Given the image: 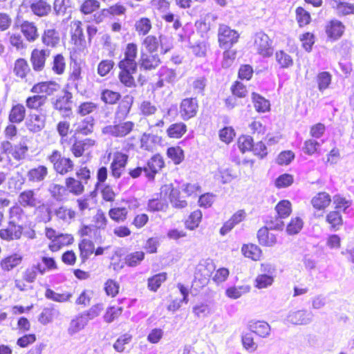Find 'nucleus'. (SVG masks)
I'll return each instance as SVG.
<instances>
[{"mask_svg": "<svg viewBox=\"0 0 354 354\" xmlns=\"http://www.w3.org/2000/svg\"><path fill=\"white\" fill-rule=\"evenodd\" d=\"M138 55V46L134 43L127 44L124 57L118 64L119 68L118 80L120 84L127 88H135L136 82L133 75L138 71V62L136 61Z\"/></svg>", "mask_w": 354, "mask_h": 354, "instance_id": "obj_1", "label": "nucleus"}, {"mask_svg": "<svg viewBox=\"0 0 354 354\" xmlns=\"http://www.w3.org/2000/svg\"><path fill=\"white\" fill-rule=\"evenodd\" d=\"M49 161L53 165L55 171L64 175L73 169V162L68 158L63 156L60 151L54 150L48 156Z\"/></svg>", "mask_w": 354, "mask_h": 354, "instance_id": "obj_2", "label": "nucleus"}, {"mask_svg": "<svg viewBox=\"0 0 354 354\" xmlns=\"http://www.w3.org/2000/svg\"><path fill=\"white\" fill-rule=\"evenodd\" d=\"M254 46L257 53L263 57H270L273 55L272 41L263 32L255 34Z\"/></svg>", "mask_w": 354, "mask_h": 354, "instance_id": "obj_3", "label": "nucleus"}, {"mask_svg": "<svg viewBox=\"0 0 354 354\" xmlns=\"http://www.w3.org/2000/svg\"><path fill=\"white\" fill-rule=\"evenodd\" d=\"M239 34L234 30L231 29L228 26L221 24L218 30V39L220 46L223 49L230 48L234 44L237 43Z\"/></svg>", "mask_w": 354, "mask_h": 354, "instance_id": "obj_4", "label": "nucleus"}, {"mask_svg": "<svg viewBox=\"0 0 354 354\" xmlns=\"http://www.w3.org/2000/svg\"><path fill=\"white\" fill-rule=\"evenodd\" d=\"M134 127V122L127 121L112 125H107L102 129V133L105 135L115 138H123L129 134Z\"/></svg>", "mask_w": 354, "mask_h": 354, "instance_id": "obj_5", "label": "nucleus"}, {"mask_svg": "<svg viewBox=\"0 0 354 354\" xmlns=\"http://www.w3.org/2000/svg\"><path fill=\"white\" fill-rule=\"evenodd\" d=\"M313 314L307 310H290L286 321L294 325H307L312 322Z\"/></svg>", "mask_w": 354, "mask_h": 354, "instance_id": "obj_6", "label": "nucleus"}, {"mask_svg": "<svg viewBox=\"0 0 354 354\" xmlns=\"http://www.w3.org/2000/svg\"><path fill=\"white\" fill-rule=\"evenodd\" d=\"M198 109L196 97H187L183 99L180 104V113L184 120H188L195 117Z\"/></svg>", "mask_w": 354, "mask_h": 354, "instance_id": "obj_7", "label": "nucleus"}, {"mask_svg": "<svg viewBox=\"0 0 354 354\" xmlns=\"http://www.w3.org/2000/svg\"><path fill=\"white\" fill-rule=\"evenodd\" d=\"M128 156L120 151L114 153L113 161L111 163L110 169L112 176L115 178L121 177L122 174L128 162Z\"/></svg>", "mask_w": 354, "mask_h": 354, "instance_id": "obj_8", "label": "nucleus"}, {"mask_svg": "<svg viewBox=\"0 0 354 354\" xmlns=\"http://www.w3.org/2000/svg\"><path fill=\"white\" fill-rule=\"evenodd\" d=\"M156 75L158 77V80L155 84L156 88H162L165 84H173L176 82L177 78V73L175 69L169 68L166 66H161Z\"/></svg>", "mask_w": 354, "mask_h": 354, "instance_id": "obj_9", "label": "nucleus"}, {"mask_svg": "<svg viewBox=\"0 0 354 354\" xmlns=\"http://www.w3.org/2000/svg\"><path fill=\"white\" fill-rule=\"evenodd\" d=\"M161 64V60L158 54L147 53L142 52L138 63L140 68L144 71H152L156 69Z\"/></svg>", "mask_w": 354, "mask_h": 354, "instance_id": "obj_10", "label": "nucleus"}, {"mask_svg": "<svg viewBox=\"0 0 354 354\" xmlns=\"http://www.w3.org/2000/svg\"><path fill=\"white\" fill-rule=\"evenodd\" d=\"M165 162L160 154L153 156L145 166V176L149 180H153L156 174L164 167Z\"/></svg>", "mask_w": 354, "mask_h": 354, "instance_id": "obj_11", "label": "nucleus"}, {"mask_svg": "<svg viewBox=\"0 0 354 354\" xmlns=\"http://www.w3.org/2000/svg\"><path fill=\"white\" fill-rule=\"evenodd\" d=\"M72 97L71 93L65 91L63 95L59 96L56 99L52 98L51 102L53 108L68 115L71 111Z\"/></svg>", "mask_w": 354, "mask_h": 354, "instance_id": "obj_12", "label": "nucleus"}, {"mask_svg": "<svg viewBox=\"0 0 354 354\" xmlns=\"http://www.w3.org/2000/svg\"><path fill=\"white\" fill-rule=\"evenodd\" d=\"M23 230L22 224H12L8 222L6 228L0 230V237L8 241L18 240L22 235Z\"/></svg>", "mask_w": 354, "mask_h": 354, "instance_id": "obj_13", "label": "nucleus"}, {"mask_svg": "<svg viewBox=\"0 0 354 354\" xmlns=\"http://www.w3.org/2000/svg\"><path fill=\"white\" fill-rule=\"evenodd\" d=\"M50 56L49 50L34 49L32 51L30 62L35 71H41L45 66L46 59Z\"/></svg>", "mask_w": 354, "mask_h": 354, "instance_id": "obj_14", "label": "nucleus"}, {"mask_svg": "<svg viewBox=\"0 0 354 354\" xmlns=\"http://www.w3.org/2000/svg\"><path fill=\"white\" fill-rule=\"evenodd\" d=\"M18 202L24 207H37L40 203V199L32 189H27L21 192L18 196Z\"/></svg>", "mask_w": 354, "mask_h": 354, "instance_id": "obj_15", "label": "nucleus"}, {"mask_svg": "<svg viewBox=\"0 0 354 354\" xmlns=\"http://www.w3.org/2000/svg\"><path fill=\"white\" fill-rule=\"evenodd\" d=\"M29 8L36 16L43 17L51 12V6L46 0H28Z\"/></svg>", "mask_w": 354, "mask_h": 354, "instance_id": "obj_16", "label": "nucleus"}, {"mask_svg": "<svg viewBox=\"0 0 354 354\" xmlns=\"http://www.w3.org/2000/svg\"><path fill=\"white\" fill-rule=\"evenodd\" d=\"M60 85L54 81L42 82L35 84L30 91L34 93H46L45 95H53L59 91Z\"/></svg>", "mask_w": 354, "mask_h": 354, "instance_id": "obj_17", "label": "nucleus"}, {"mask_svg": "<svg viewBox=\"0 0 354 354\" xmlns=\"http://www.w3.org/2000/svg\"><path fill=\"white\" fill-rule=\"evenodd\" d=\"M345 30V26L339 20H331L326 26V32L328 37L332 41H335L339 39Z\"/></svg>", "mask_w": 354, "mask_h": 354, "instance_id": "obj_18", "label": "nucleus"}, {"mask_svg": "<svg viewBox=\"0 0 354 354\" xmlns=\"http://www.w3.org/2000/svg\"><path fill=\"white\" fill-rule=\"evenodd\" d=\"M45 115L31 113L28 115L26 125L30 131L36 133L40 131L45 126Z\"/></svg>", "mask_w": 354, "mask_h": 354, "instance_id": "obj_19", "label": "nucleus"}, {"mask_svg": "<svg viewBox=\"0 0 354 354\" xmlns=\"http://www.w3.org/2000/svg\"><path fill=\"white\" fill-rule=\"evenodd\" d=\"M133 102V97L126 95L117 108V110L115 113V118L118 120H122L125 119L131 110Z\"/></svg>", "mask_w": 354, "mask_h": 354, "instance_id": "obj_20", "label": "nucleus"}, {"mask_svg": "<svg viewBox=\"0 0 354 354\" xmlns=\"http://www.w3.org/2000/svg\"><path fill=\"white\" fill-rule=\"evenodd\" d=\"M38 273L41 275L46 273L45 266H43L42 263L39 262L26 268L23 273V279L28 283H33Z\"/></svg>", "mask_w": 354, "mask_h": 354, "instance_id": "obj_21", "label": "nucleus"}, {"mask_svg": "<svg viewBox=\"0 0 354 354\" xmlns=\"http://www.w3.org/2000/svg\"><path fill=\"white\" fill-rule=\"evenodd\" d=\"M310 203L315 209L322 210L330 205L331 197L327 192H321L312 198Z\"/></svg>", "mask_w": 354, "mask_h": 354, "instance_id": "obj_22", "label": "nucleus"}, {"mask_svg": "<svg viewBox=\"0 0 354 354\" xmlns=\"http://www.w3.org/2000/svg\"><path fill=\"white\" fill-rule=\"evenodd\" d=\"M95 145V140L91 138H86L82 140H76L71 147V151L76 157H80L84 151Z\"/></svg>", "mask_w": 354, "mask_h": 354, "instance_id": "obj_23", "label": "nucleus"}, {"mask_svg": "<svg viewBox=\"0 0 354 354\" xmlns=\"http://www.w3.org/2000/svg\"><path fill=\"white\" fill-rule=\"evenodd\" d=\"M88 319L85 317L82 313L76 316L74 319H73L71 322L69 327L68 328V333L69 335H73L81 330L84 329V327L88 323Z\"/></svg>", "mask_w": 354, "mask_h": 354, "instance_id": "obj_24", "label": "nucleus"}, {"mask_svg": "<svg viewBox=\"0 0 354 354\" xmlns=\"http://www.w3.org/2000/svg\"><path fill=\"white\" fill-rule=\"evenodd\" d=\"M78 247L82 263H85L95 251L94 243L91 240L83 239L79 243Z\"/></svg>", "mask_w": 354, "mask_h": 354, "instance_id": "obj_25", "label": "nucleus"}, {"mask_svg": "<svg viewBox=\"0 0 354 354\" xmlns=\"http://www.w3.org/2000/svg\"><path fill=\"white\" fill-rule=\"evenodd\" d=\"M48 175V169L44 165H39L37 167L30 169L27 173L28 181L32 183H39L43 181Z\"/></svg>", "mask_w": 354, "mask_h": 354, "instance_id": "obj_26", "label": "nucleus"}, {"mask_svg": "<svg viewBox=\"0 0 354 354\" xmlns=\"http://www.w3.org/2000/svg\"><path fill=\"white\" fill-rule=\"evenodd\" d=\"M259 243L263 246L271 247L277 243V238L274 234L268 232V227H261L257 232Z\"/></svg>", "mask_w": 354, "mask_h": 354, "instance_id": "obj_27", "label": "nucleus"}, {"mask_svg": "<svg viewBox=\"0 0 354 354\" xmlns=\"http://www.w3.org/2000/svg\"><path fill=\"white\" fill-rule=\"evenodd\" d=\"M75 131L84 136L91 134L93 131L94 118L92 116H88L76 124Z\"/></svg>", "mask_w": 354, "mask_h": 354, "instance_id": "obj_28", "label": "nucleus"}, {"mask_svg": "<svg viewBox=\"0 0 354 354\" xmlns=\"http://www.w3.org/2000/svg\"><path fill=\"white\" fill-rule=\"evenodd\" d=\"M46 95H34L26 98V106L29 109L39 111H41V107L46 104Z\"/></svg>", "mask_w": 354, "mask_h": 354, "instance_id": "obj_29", "label": "nucleus"}, {"mask_svg": "<svg viewBox=\"0 0 354 354\" xmlns=\"http://www.w3.org/2000/svg\"><path fill=\"white\" fill-rule=\"evenodd\" d=\"M25 115V106L21 104H17L12 106L9 114V120L13 124H19L24 120Z\"/></svg>", "mask_w": 354, "mask_h": 354, "instance_id": "obj_30", "label": "nucleus"}, {"mask_svg": "<svg viewBox=\"0 0 354 354\" xmlns=\"http://www.w3.org/2000/svg\"><path fill=\"white\" fill-rule=\"evenodd\" d=\"M252 102L255 110L259 113H266L270 111V102L258 93H252Z\"/></svg>", "mask_w": 354, "mask_h": 354, "instance_id": "obj_31", "label": "nucleus"}, {"mask_svg": "<svg viewBox=\"0 0 354 354\" xmlns=\"http://www.w3.org/2000/svg\"><path fill=\"white\" fill-rule=\"evenodd\" d=\"M250 328L252 333H255L261 337H268L270 333V327L269 324L265 322L258 321L251 324Z\"/></svg>", "mask_w": 354, "mask_h": 354, "instance_id": "obj_32", "label": "nucleus"}, {"mask_svg": "<svg viewBox=\"0 0 354 354\" xmlns=\"http://www.w3.org/2000/svg\"><path fill=\"white\" fill-rule=\"evenodd\" d=\"M22 257L19 254H13L3 259L1 261V266L4 270H11L21 263Z\"/></svg>", "mask_w": 354, "mask_h": 354, "instance_id": "obj_33", "label": "nucleus"}, {"mask_svg": "<svg viewBox=\"0 0 354 354\" xmlns=\"http://www.w3.org/2000/svg\"><path fill=\"white\" fill-rule=\"evenodd\" d=\"M129 210L127 207H116L109 211V217L117 223L124 222L127 218Z\"/></svg>", "mask_w": 354, "mask_h": 354, "instance_id": "obj_34", "label": "nucleus"}, {"mask_svg": "<svg viewBox=\"0 0 354 354\" xmlns=\"http://www.w3.org/2000/svg\"><path fill=\"white\" fill-rule=\"evenodd\" d=\"M30 71L29 65L26 59L19 58L15 61L13 72L16 76L24 79Z\"/></svg>", "mask_w": 354, "mask_h": 354, "instance_id": "obj_35", "label": "nucleus"}, {"mask_svg": "<svg viewBox=\"0 0 354 354\" xmlns=\"http://www.w3.org/2000/svg\"><path fill=\"white\" fill-rule=\"evenodd\" d=\"M25 218L24 211L19 205H14L9 210V222L12 224H21Z\"/></svg>", "mask_w": 354, "mask_h": 354, "instance_id": "obj_36", "label": "nucleus"}, {"mask_svg": "<svg viewBox=\"0 0 354 354\" xmlns=\"http://www.w3.org/2000/svg\"><path fill=\"white\" fill-rule=\"evenodd\" d=\"M42 41L46 46L55 47L59 41V33L54 29L46 30L42 36Z\"/></svg>", "mask_w": 354, "mask_h": 354, "instance_id": "obj_37", "label": "nucleus"}, {"mask_svg": "<svg viewBox=\"0 0 354 354\" xmlns=\"http://www.w3.org/2000/svg\"><path fill=\"white\" fill-rule=\"evenodd\" d=\"M275 59L281 68H288L293 65L292 57L282 50L275 53Z\"/></svg>", "mask_w": 354, "mask_h": 354, "instance_id": "obj_38", "label": "nucleus"}, {"mask_svg": "<svg viewBox=\"0 0 354 354\" xmlns=\"http://www.w3.org/2000/svg\"><path fill=\"white\" fill-rule=\"evenodd\" d=\"M21 32L29 41H34L38 37L37 28L33 23L24 21L21 26Z\"/></svg>", "mask_w": 354, "mask_h": 354, "instance_id": "obj_39", "label": "nucleus"}, {"mask_svg": "<svg viewBox=\"0 0 354 354\" xmlns=\"http://www.w3.org/2000/svg\"><path fill=\"white\" fill-rule=\"evenodd\" d=\"M169 200L172 206L175 208L183 209L187 205V201L180 196V191L178 189H171Z\"/></svg>", "mask_w": 354, "mask_h": 354, "instance_id": "obj_40", "label": "nucleus"}, {"mask_svg": "<svg viewBox=\"0 0 354 354\" xmlns=\"http://www.w3.org/2000/svg\"><path fill=\"white\" fill-rule=\"evenodd\" d=\"M135 29L139 35H147L151 29V22L149 18L142 17L135 23Z\"/></svg>", "mask_w": 354, "mask_h": 354, "instance_id": "obj_41", "label": "nucleus"}, {"mask_svg": "<svg viewBox=\"0 0 354 354\" xmlns=\"http://www.w3.org/2000/svg\"><path fill=\"white\" fill-rule=\"evenodd\" d=\"M73 294L69 292L57 293L50 288H47L45 292V297L50 300L57 302H65L70 300Z\"/></svg>", "mask_w": 354, "mask_h": 354, "instance_id": "obj_42", "label": "nucleus"}, {"mask_svg": "<svg viewBox=\"0 0 354 354\" xmlns=\"http://www.w3.org/2000/svg\"><path fill=\"white\" fill-rule=\"evenodd\" d=\"M326 221L334 230H338L343 223L342 216L337 210L330 212L326 216Z\"/></svg>", "mask_w": 354, "mask_h": 354, "instance_id": "obj_43", "label": "nucleus"}, {"mask_svg": "<svg viewBox=\"0 0 354 354\" xmlns=\"http://www.w3.org/2000/svg\"><path fill=\"white\" fill-rule=\"evenodd\" d=\"M192 80L191 85L194 93L203 95L207 83V77L203 75L192 78Z\"/></svg>", "mask_w": 354, "mask_h": 354, "instance_id": "obj_44", "label": "nucleus"}, {"mask_svg": "<svg viewBox=\"0 0 354 354\" xmlns=\"http://www.w3.org/2000/svg\"><path fill=\"white\" fill-rule=\"evenodd\" d=\"M36 208L39 222L48 223L51 220L52 212L48 205L44 203L39 204Z\"/></svg>", "mask_w": 354, "mask_h": 354, "instance_id": "obj_45", "label": "nucleus"}, {"mask_svg": "<svg viewBox=\"0 0 354 354\" xmlns=\"http://www.w3.org/2000/svg\"><path fill=\"white\" fill-rule=\"evenodd\" d=\"M333 203L335 205V209H342L345 214H348L351 211L350 207L352 201L346 199V198L339 194H336L333 196Z\"/></svg>", "mask_w": 354, "mask_h": 354, "instance_id": "obj_46", "label": "nucleus"}, {"mask_svg": "<svg viewBox=\"0 0 354 354\" xmlns=\"http://www.w3.org/2000/svg\"><path fill=\"white\" fill-rule=\"evenodd\" d=\"M186 125L183 122L175 123L167 129V135L170 138H179L186 132Z\"/></svg>", "mask_w": 354, "mask_h": 354, "instance_id": "obj_47", "label": "nucleus"}, {"mask_svg": "<svg viewBox=\"0 0 354 354\" xmlns=\"http://www.w3.org/2000/svg\"><path fill=\"white\" fill-rule=\"evenodd\" d=\"M242 252L245 257L255 261L259 259L261 255V249L257 245L253 244L243 245Z\"/></svg>", "mask_w": 354, "mask_h": 354, "instance_id": "obj_48", "label": "nucleus"}, {"mask_svg": "<svg viewBox=\"0 0 354 354\" xmlns=\"http://www.w3.org/2000/svg\"><path fill=\"white\" fill-rule=\"evenodd\" d=\"M275 210L280 218H285L291 213V203L287 200H282L276 205Z\"/></svg>", "mask_w": 354, "mask_h": 354, "instance_id": "obj_49", "label": "nucleus"}, {"mask_svg": "<svg viewBox=\"0 0 354 354\" xmlns=\"http://www.w3.org/2000/svg\"><path fill=\"white\" fill-rule=\"evenodd\" d=\"M55 214L58 218L62 219L65 222H70L75 217L76 215L74 210L68 209L64 206H61L57 209Z\"/></svg>", "mask_w": 354, "mask_h": 354, "instance_id": "obj_50", "label": "nucleus"}, {"mask_svg": "<svg viewBox=\"0 0 354 354\" xmlns=\"http://www.w3.org/2000/svg\"><path fill=\"white\" fill-rule=\"evenodd\" d=\"M145 258V253L136 251L127 254L124 259L126 264L129 267H136L139 265Z\"/></svg>", "mask_w": 354, "mask_h": 354, "instance_id": "obj_51", "label": "nucleus"}, {"mask_svg": "<svg viewBox=\"0 0 354 354\" xmlns=\"http://www.w3.org/2000/svg\"><path fill=\"white\" fill-rule=\"evenodd\" d=\"M166 279L165 272L157 274L148 279V288L152 291H156Z\"/></svg>", "mask_w": 354, "mask_h": 354, "instance_id": "obj_52", "label": "nucleus"}, {"mask_svg": "<svg viewBox=\"0 0 354 354\" xmlns=\"http://www.w3.org/2000/svg\"><path fill=\"white\" fill-rule=\"evenodd\" d=\"M167 155L176 165L180 164L184 159V152L180 147L168 148Z\"/></svg>", "mask_w": 354, "mask_h": 354, "instance_id": "obj_53", "label": "nucleus"}, {"mask_svg": "<svg viewBox=\"0 0 354 354\" xmlns=\"http://www.w3.org/2000/svg\"><path fill=\"white\" fill-rule=\"evenodd\" d=\"M66 185L70 192L75 195H80L84 192V185L82 183L73 178H66Z\"/></svg>", "mask_w": 354, "mask_h": 354, "instance_id": "obj_54", "label": "nucleus"}, {"mask_svg": "<svg viewBox=\"0 0 354 354\" xmlns=\"http://www.w3.org/2000/svg\"><path fill=\"white\" fill-rule=\"evenodd\" d=\"M81 68L77 64H75L71 69V73L69 76L68 81L74 88L78 91V86L82 80Z\"/></svg>", "mask_w": 354, "mask_h": 354, "instance_id": "obj_55", "label": "nucleus"}, {"mask_svg": "<svg viewBox=\"0 0 354 354\" xmlns=\"http://www.w3.org/2000/svg\"><path fill=\"white\" fill-rule=\"evenodd\" d=\"M121 97L118 92L113 91L109 89L104 90L101 93L102 100L109 104H115Z\"/></svg>", "mask_w": 354, "mask_h": 354, "instance_id": "obj_56", "label": "nucleus"}, {"mask_svg": "<svg viewBox=\"0 0 354 354\" xmlns=\"http://www.w3.org/2000/svg\"><path fill=\"white\" fill-rule=\"evenodd\" d=\"M48 190L52 197L58 201L64 200L66 194V189L64 186L57 184L50 185Z\"/></svg>", "mask_w": 354, "mask_h": 354, "instance_id": "obj_57", "label": "nucleus"}, {"mask_svg": "<svg viewBox=\"0 0 354 354\" xmlns=\"http://www.w3.org/2000/svg\"><path fill=\"white\" fill-rule=\"evenodd\" d=\"M142 45L149 53H153L156 52L158 48V39L156 36L148 35L144 39Z\"/></svg>", "mask_w": 354, "mask_h": 354, "instance_id": "obj_58", "label": "nucleus"}, {"mask_svg": "<svg viewBox=\"0 0 354 354\" xmlns=\"http://www.w3.org/2000/svg\"><path fill=\"white\" fill-rule=\"evenodd\" d=\"M317 82L319 91L326 90L331 82V75L328 72H321L317 76Z\"/></svg>", "mask_w": 354, "mask_h": 354, "instance_id": "obj_59", "label": "nucleus"}, {"mask_svg": "<svg viewBox=\"0 0 354 354\" xmlns=\"http://www.w3.org/2000/svg\"><path fill=\"white\" fill-rule=\"evenodd\" d=\"M157 138L158 137L154 135L145 133L140 139V148L146 151H151Z\"/></svg>", "mask_w": 354, "mask_h": 354, "instance_id": "obj_60", "label": "nucleus"}, {"mask_svg": "<svg viewBox=\"0 0 354 354\" xmlns=\"http://www.w3.org/2000/svg\"><path fill=\"white\" fill-rule=\"evenodd\" d=\"M52 64V70L55 73L61 75L64 72L66 66L65 59L61 54H57L54 57Z\"/></svg>", "mask_w": 354, "mask_h": 354, "instance_id": "obj_61", "label": "nucleus"}, {"mask_svg": "<svg viewBox=\"0 0 354 354\" xmlns=\"http://www.w3.org/2000/svg\"><path fill=\"white\" fill-rule=\"evenodd\" d=\"M93 221L95 223L93 227L97 230H104L108 223V219L101 209H97L96 214L93 216Z\"/></svg>", "mask_w": 354, "mask_h": 354, "instance_id": "obj_62", "label": "nucleus"}, {"mask_svg": "<svg viewBox=\"0 0 354 354\" xmlns=\"http://www.w3.org/2000/svg\"><path fill=\"white\" fill-rule=\"evenodd\" d=\"M75 25L76 28L72 34V39L74 40L76 45L84 46L86 44V40L83 29L81 27V22L77 21Z\"/></svg>", "mask_w": 354, "mask_h": 354, "instance_id": "obj_63", "label": "nucleus"}, {"mask_svg": "<svg viewBox=\"0 0 354 354\" xmlns=\"http://www.w3.org/2000/svg\"><path fill=\"white\" fill-rule=\"evenodd\" d=\"M100 8L97 0H85L80 6V11L84 15L91 14Z\"/></svg>", "mask_w": 354, "mask_h": 354, "instance_id": "obj_64", "label": "nucleus"}]
</instances>
